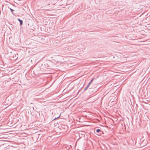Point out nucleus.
<instances>
[{
  "label": "nucleus",
  "mask_w": 150,
  "mask_h": 150,
  "mask_svg": "<svg viewBox=\"0 0 150 150\" xmlns=\"http://www.w3.org/2000/svg\"><path fill=\"white\" fill-rule=\"evenodd\" d=\"M96 131L97 133H98L101 132V130L99 129H98L96 130Z\"/></svg>",
  "instance_id": "obj_3"
},
{
  "label": "nucleus",
  "mask_w": 150,
  "mask_h": 150,
  "mask_svg": "<svg viewBox=\"0 0 150 150\" xmlns=\"http://www.w3.org/2000/svg\"><path fill=\"white\" fill-rule=\"evenodd\" d=\"M10 10H11V12L13 13V11H14V10L13 9H11V8H10Z\"/></svg>",
  "instance_id": "obj_4"
},
{
  "label": "nucleus",
  "mask_w": 150,
  "mask_h": 150,
  "mask_svg": "<svg viewBox=\"0 0 150 150\" xmlns=\"http://www.w3.org/2000/svg\"><path fill=\"white\" fill-rule=\"evenodd\" d=\"M93 79H94L93 78L90 81V82L89 83V85H91L93 81Z\"/></svg>",
  "instance_id": "obj_2"
},
{
  "label": "nucleus",
  "mask_w": 150,
  "mask_h": 150,
  "mask_svg": "<svg viewBox=\"0 0 150 150\" xmlns=\"http://www.w3.org/2000/svg\"><path fill=\"white\" fill-rule=\"evenodd\" d=\"M60 116V115L59 116H58L57 117H56V118H55L54 119H56L57 118H59Z\"/></svg>",
  "instance_id": "obj_6"
},
{
  "label": "nucleus",
  "mask_w": 150,
  "mask_h": 150,
  "mask_svg": "<svg viewBox=\"0 0 150 150\" xmlns=\"http://www.w3.org/2000/svg\"><path fill=\"white\" fill-rule=\"evenodd\" d=\"M17 58V57H16V59Z\"/></svg>",
  "instance_id": "obj_8"
},
{
  "label": "nucleus",
  "mask_w": 150,
  "mask_h": 150,
  "mask_svg": "<svg viewBox=\"0 0 150 150\" xmlns=\"http://www.w3.org/2000/svg\"><path fill=\"white\" fill-rule=\"evenodd\" d=\"M90 85H89V83H88V85L87 86H88V88L89 87V86Z\"/></svg>",
  "instance_id": "obj_7"
},
{
  "label": "nucleus",
  "mask_w": 150,
  "mask_h": 150,
  "mask_svg": "<svg viewBox=\"0 0 150 150\" xmlns=\"http://www.w3.org/2000/svg\"><path fill=\"white\" fill-rule=\"evenodd\" d=\"M18 20L19 21L20 23V25H22L23 23V21L22 20L20 19L19 18L18 19Z\"/></svg>",
  "instance_id": "obj_1"
},
{
  "label": "nucleus",
  "mask_w": 150,
  "mask_h": 150,
  "mask_svg": "<svg viewBox=\"0 0 150 150\" xmlns=\"http://www.w3.org/2000/svg\"><path fill=\"white\" fill-rule=\"evenodd\" d=\"M88 86H86V88L84 89V91H86V90L88 89Z\"/></svg>",
  "instance_id": "obj_5"
}]
</instances>
